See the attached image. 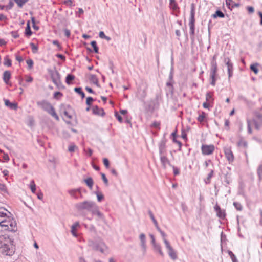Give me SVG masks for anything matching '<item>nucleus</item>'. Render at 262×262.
<instances>
[{
  "instance_id": "nucleus-1",
  "label": "nucleus",
  "mask_w": 262,
  "mask_h": 262,
  "mask_svg": "<svg viewBox=\"0 0 262 262\" xmlns=\"http://www.w3.org/2000/svg\"><path fill=\"white\" fill-rule=\"evenodd\" d=\"M15 250L13 239L9 235H0V253L6 256H12Z\"/></svg>"
},
{
  "instance_id": "nucleus-2",
  "label": "nucleus",
  "mask_w": 262,
  "mask_h": 262,
  "mask_svg": "<svg viewBox=\"0 0 262 262\" xmlns=\"http://www.w3.org/2000/svg\"><path fill=\"white\" fill-rule=\"evenodd\" d=\"M16 221L13 218L7 216L4 220L0 221V227L3 231L15 232L17 230Z\"/></svg>"
},
{
  "instance_id": "nucleus-3",
  "label": "nucleus",
  "mask_w": 262,
  "mask_h": 262,
  "mask_svg": "<svg viewBox=\"0 0 262 262\" xmlns=\"http://www.w3.org/2000/svg\"><path fill=\"white\" fill-rule=\"evenodd\" d=\"M37 105L38 107L46 111L48 114L51 115L56 120L58 121L59 118L56 113L54 108L51 103L47 100H43L37 102Z\"/></svg>"
},
{
  "instance_id": "nucleus-4",
  "label": "nucleus",
  "mask_w": 262,
  "mask_h": 262,
  "mask_svg": "<svg viewBox=\"0 0 262 262\" xmlns=\"http://www.w3.org/2000/svg\"><path fill=\"white\" fill-rule=\"evenodd\" d=\"M88 245L92 249L95 251H100L102 253L108 249L107 246L101 239L96 241L89 239L88 242Z\"/></svg>"
},
{
  "instance_id": "nucleus-5",
  "label": "nucleus",
  "mask_w": 262,
  "mask_h": 262,
  "mask_svg": "<svg viewBox=\"0 0 262 262\" xmlns=\"http://www.w3.org/2000/svg\"><path fill=\"white\" fill-rule=\"evenodd\" d=\"M156 229L162 237L163 242L165 244L166 248L167 249L169 256L172 260H176L177 258V253L170 245L169 241L166 239V234L160 229L159 227Z\"/></svg>"
},
{
  "instance_id": "nucleus-6",
  "label": "nucleus",
  "mask_w": 262,
  "mask_h": 262,
  "mask_svg": "<svg viewBox=\"0 0 262 262\" xmlns=\"http://www.w3.org/2000/svg\"><path fill=\"white\" fill-rule=\"evenodd\" d=\"M97 204L92 201H84L79 202L75 205V207L78 212H82L83 210L92 212V210Z\"/></svg>"
},
{
  "instance_id": "nucleus-7",
  "label": "nucleus",
  "mask_w": 262,
  "mask_h": 262,
  "mask_svg": "<svg viewBox=\"0 0 262 262\" xmlns=\"http://www.w3.org/2000/svg\"><path fill=\"white\" fill-rule=\"evenodd\" d=\"M195 11L193 7L191 8L190 11V17L189 19V26L190 27V34L191 36V39L193 41L194 40V35L195 31Z\"/></svg>"
},
{
  "instance_id": "nucleus-8",
  "label": "nucleus",
  "mask_w": 262,
  "mask_h": 262,
  "mask_svg": "<svg viewBox=\"0 0 262 262\" xmlns=\"http://www.w3.org/2000/svg\"><path fill=\"white\" fill-rule=\"evenodd\" d=\"M224 61L227 67L228 79L230 80V78L233 75V64L231 62L230 59L228 57H225Z\"/></svg>"
},
{
  "instance_id": "nucleus-9",
  "label": "nucleus",
  "mask_w": 262,
  "mask_h": 262,
  "mask_svg": "<svg viewBox=\"0 0 262 262\" xmlns=\"http://www.w3.org/2000/svg\"><path fill=\"white\" fill-rule=\"evenodd\" d=\"M50 75L53 82L55 85H59L61 83L60 75L59 73L56 70L51 71Z\"/></svg>"
},
{
  "instance_id": "nucleus-10",
  "label": "nucleus",
  "mask_w": 262,
  "mask_h": 262,
  "mask_svg": "<svg viewBox=\"0 0 262 262\" xmlns=\"http://www.w3.org/2000/svg\"><path fill=\"white\" fill-rule=\"evenodd\" d=\"M224 154L229 164L232 163L234 160V156L230 147H225L224 149Z\"/></svg>"
},
{
  "instance_id": "nucleus-11",
  "label": "nucleus",
  "mask_w": 262,
  "mask_h": 262,
  "mask_svg": "<svg viewBox=\"0 0 262 262\" xmlns=\"http://www.w3.org/2000/svg\"><path fill=\"white\" fill-rule=\"evenodd\" d=\"M202 153L204 155H209L213 153L214 146L213 145H202L201 147Z\"/></svg>"
},
{
  "instance_id": "nucleus-12",
  "label": "nucleus",
  "mask_w": 262,
  "mask_h": 262,
  "mask_svg": "<svg viewBox=\"0 0 262 262\" xmlns=\"http://www.w3.org/2000/svg\"><path fill=\"white\" fill-rule=\"evenodd\" d=\"M166 139H165V137H163V139L160 141L159 143V155L166 154Z\"/></svg>"
},
{
  "instance_id": "nucleus-13",
  "label": "nucleus",
  "mask_w": 262,
  "mask_h": 262,
  "mask_svg": "<svg viewBox=\"0 0 262 262\" xmlns=\"http://www.w3.org/2000/svg\"><path fill=\"white\" fill-rule=\"evenodd\" d=\"M160 159L163 168L166 169L167 165L171 166L170 161L166 157V154L160 155Z\"/></svg>"
},
{
  "instance_id": "nucleus-14",
  "label": "nucleus",
  "mask_w": 262,
  "mask_h": 262,
  "mask_svg": "<svg viewBox=\"0 0 262 262\" xmlns=\"http://www.w3.org/2000/svg\"><path fill=\"white\" fill-rule=\"evenodd\" d=\"M91 213L93 215H97L98 217V220L104 221L105 219L103 214L99 211V207L97 205L95 206Z\"/></svg>"
},
{
  "instance_id": "nucleus-15",
  "label": "nucleus",
  "mask_w": 262,
  "mask_h": 262,
  "mask_svg": "<svg viewBox=\"0 0 262 262\" xmlns=\"http://www.w3.org/2000/svg\"><path fill=\"white\" fill-rule=\"evenodd\" d=\"M214 209L216 212V215L220 219H223L226 216V213L224 210H222L219 206L216 205Z\"/></svg>"
},
{
  "instance_id": "nucleus-16",
  "label": "nucleus",
  "mask_w": 262,
  "mask_h": 262,
  "mask_svg": "<svg viewBox=\"0 0 262 262\" xmlns=\"http://www.w3.org/2000/svg\"><path fill=\"white\" fill-rule=\"evenodd\" d=\"M69 193L73 198L75 199H79V198H82V194H81V191L80 189H72L69 190Z\"/></svg>"
},
{
  "instance_id": "nucleus-17",
  "label": "nucleus",
  "mask_w": 262,
  "mask_h": 262,
  "mask_svg": "<svg viewBox=\"0 0 262 262\" xmlns=\"http://www.w3.org/2000/svg\"><path fill=\"white\" fill-rule=\"evenodd\" d=\"M217 69H215L214 68L213 69H210V78H211V81H210V84L214 86L216 83V72H217Z\"/></svg>"
},
{
  "instance_id": "nucleus-18",
  "label": "nucleus",
  "mask_w": 262,
  "mask_h": 262,
  "mask_svg": "<svg viewBox=\"0 0 262 262\" xmlns=\"http://www.w3.org/2000/svg\"><path fill=\"white\" fill-rule=\"evenodd\" d=\"M92 111H93V113L95 115H99V116H103L105 115V112L104 111V110L102 108L99 107L97 105L93 106Z\"/></svg>"
},
{
  "instance_id": "nucleus-19",
  "label": "nucleus",
  "mask_w": 262,
  "mask_h": 262,
  "mask_svg": "<svg viewBox=\"0 0 262 262\" xmlns=\"http://www.w3.org/2000/svg\"><path fill=\"white\" fill-rule=\"evenodd\" d=\"M5 104L9 108L13 110H16L18 108L17 103L16 102H11L8 99H4Z\"/></svg>"
},
{
  "instance_id": "nucleus-20",
  "label": "nucleus",
  "mask_w": 262,
  "mask_h": 262,
  "mask_svg": "<svg viewBox=\"0 0 262 262\" xmlns=\"http://www.w3.org/2000/svg\"><path fill=\"white\" fill-rule=\"evenodd\" d=\"M226 4L228 8L232 10L234 7H237L239 6V3H235L233 0H226Z\"/></svg>"
},
{
  "instance_id": "nucleus-21",
  "label": "nucleus",
  "mask_w": 262,
  "mask_h": 262,
  "mask_svg": "<svg viewBox=\"0 0 262 262\" xmlns=\"http://www.w3.org/2000/svg\"><path fill=\"white\" fill-rule=\"evenodd\" d=\"M11 78V72L9 71H6L3 73V79L6 84H9Z\"/></svg>"
},
{
  "instance_id": "nucleus-22",
  "label": "nucleus",
  "mask_w": 262,
  "mask_h": 262,
  "mask_svg": "<svg viewBox=\"0 0 262 262\" xmlns=\"http://www.w3.org/2000/svg\"><path fill=\"white\" fill-rule=\"evenodd\" d=\"M137 95L139 97V99L141 101H143L147 95L146 90H141V89L138 90Z\"/></svg>"
},
{
  "instance_id": "nucleus-23",
  "label": "nucleus",
  "mask_w": 262,
  "mask_h": 262,
  "mask_svg": "<svg viewBox=\"0 0 262 262\" xmlns=\"http://www.w3.org/2000/svg\"><path fill=\"white\" fill-rule=\"evenodd\" d=\"M89 80L91 82L95 84L97 87H100V85L98 82V79L96 75L94 74H90Z\"/></svg>"
},
{
  "instance_id": "nucleus-24",
  "label": "nucleus",
  "mask_w": 262,
  "mask_h": 262,
  "mask_svg": "<svg viewBox=\"0 0 262 262\" xmlns=\"http://www.w3.org/2000/svg\"><path fill=\"white\" fill-rule=\"evenodd\" d=\"M169 8L173 11H177L179 9L176 0H169Z\"/></svg>"
},
{
  "instance_id": "nucleus-25",
  "label": "nucleus",
  "mask_w": 262,
  "mask_h": 262,
  "mask_svg": "<svg viewBox=\"0 0 262 262\" xmlns=\"http://www.w3.org/2000/svg\"><path fill=\"white\" fill-rule=\"evenodd\" d=\"M79 226V222H78L74 223L73 224V225L72 226L71 233H72V235L75 237L77 236V234L76 232V228Z\"/></svg>"
},
{
  "instance_id": "nucleus-26",
  "label": "nucleus",
  "mask_w": 262,
  "mask_h": 262,
  "mask_svg": "<svg viewBox=\"0 0 262 262\" xmlns=\"http://www.w3.org/2000/svg\"><path fill=\"white\" fill-rule=\"evenodd\" d=\"M171 136H172V141L174 143H176L179 145V150H181V147H182V143L180 141L177 140V133L176 131L172 132L171 134Z\"/></svg>"
},
{
  "instance_id": "nucleus-27",
  "label": "nucleus",
  "mask_w": 262,
  "mask_h": 262,
  "mask_svg": "<svg viewBox=\"0 0 262 262\" xmlns=\"http://www.w3.org/2000/svg\"><path fill=\"white\" fill-rule=\"evenodd\" d=\"M153 247L155 251L158 252L161 256H164V253L163 252L161 245L159 244L158 243L157 244H155V245L153 246Z\"/></svg>"
},
{
  "instance_id": "nucleus-28",
  "label": "nucleus",
  "mask_w": 262,
  "mask_h": 262,
  "mask_svg": "<svg viewBox=\"0 0 262 262\" xmlns=\"http://www.w3.org/2000/svg\"><path fill=\"white\" fill-rule=\"evenodd\" d=\"M212 17L214 18H216L217 17L224 18L225 17V15L222 11L217 10L215 11L214 14H212Z\"/></svg>"
},
{
  "instance_id": "nucleus-29",
  "label": "nucleus",
  "mask_w": 262,
  "mask_h": 262,
  "mask_svg": "<svg viewBox=\"0 0 262 262\" xmlns=\"http://www.w3.org/2000/svg\"><path fill=\"white\" fill-rule=\"evenodd\" d=\"M148 213L150 216V217L151 218V220L152 221L153 223L154 224L156 228H157L159 227V226L158 225V222H157V220L155 219V216H154V214L152 212V211L149 210H148Z\"/></svg>"
},
{
  "instance_id": "nucleus-30",
  "label": "nucleus",
  "mask_w": 262,
  "mask_h": 262,
  "mask_svg": "<svg viewBox=\"0 0 262 262\" xmlns=\"http://www.w3.org/2000/svg\"><path fill=\"white\" fill-rule=\"evenodd\" d=\"M4 65L7 67H10L12 65V61L9 58V56L8 55L4 57Z\"/></svg>"
},
{
  "instance_id": "nucleus-31",
  "label": "nucleus",
  "mask_w": 262,
  "mask_h": 262,
  "mask_svg": "<svg viewBox=\"0 0 262 262\" xmlns=\"http://www.w3.org/2000/svg\"><path fill=\"white\" fill-rule=\"evenodd\" d=\"M216 55H214L213 57L212 61L211 62V69H213L215 68V69H217V64L216 61Z\"/></svg>"
},
{
  "instance_id": "nucleus-32",
  "label": "nucleus",
  "mask_w": 262,
  "mask_h": 262,
  "mask_svg": "<svg viewBox=\"0 0 262 262\" xmlns=\"http://www.w3.org/2000/svg\"><path fill=\"white\" fill-rule=\"evenodd\" d=\"M84 182L86 185L90 188L92 189L93 185V180L91 177L88 178L84 180Z\"/></svg>"
},
{
  "instance_id": "nucleus-33",
  "label": "nucleus",
  "mask_w": 262,
  "mask_h": 262,
  "mask_svg": "<svg viewBox=\"0 0 262 262\" xmlns=\"http://www.w3.org/2000/svg\"><path fill=\"white\" fill-rule=\"evenodd\" d=\"M32 32L31 31V28L30 26V23L29 21H28L27 27L25 29V34L28 36H30L32 35Z\"/></svg>"
},
{
  "instance_id": "nucleus-34",
  "label": "nucleus",
  "mask_w": 262,
  "mask_h": 262,
  "mask_svg": "<svg viewBox=\"0 0 262 262\" xmlns=\"http://www.w3.org/2000/svg\"><path fill=\"white\" fill-rule=\"evenodd\" d=\"M258 65V63H255L251 64L250 67L251 70L252 71L256 74H257L258 72V69L257 68Z\"/></svg>"
},
{
  "instance_id": "nucleus-35",
  "label": "nucleus",
  "mask_w": 262,
  "mask_h": 262,
  "mask_svg": "<svg viewBox=\"0 0 262 262\" xmlns=\"http://www.w3.org/2000/svg\"><path fill=\"white\" fill-rule=\"evenodd\" d=\"M74 91L81 96L82 99H83L85 97V94L82 91V88L81 87L75 88L74 89Z\"/></svg>"
},
{
  "instance_id": "nucleus-36",
  "label": "nucleus",
  "mask_w": 262,
  "mask_h": 262,
  "mask_svg": "<svg viewBox=\"0 0 262 262\" xmlns=\"http://www.w3.org/2000/svg\"><path fill=\"white\" fill-rule=\"evenodd\" d=\"M74 78L75 76L73 75L69 74L66 77V82L68 84H70L71 83V81L74 80Z\"/></svg>"
},
{
  "instance_id": "nucleus-37",
  "label": "nucleus",
  "mask_w": 262,
  "mask_h": 262,
  "mask_svg": "<svg viewBox=\"0 0 262 262\" xmlns=\"http://www.w3.org/2000/svg\"><path fill=\"white\" fill-rule=\"evenodd\" d=\"M206 118V114L204 112H202L201 114L197 118L198 121L202 123L204 121Z\"/></svg>"
},
{
  "instance_id": "nucleus-38",
  "label": "nucleus",
  "mask_w": 262,
  "mask_h": 262,
  "mask_svg": "<svg viewBox=\"0 0 262 262\" xmlns=\"http://www.w3.org/2000/svg\"><path fill=\"white\" fill-rule=\"evenodd\" d=\"M91 45L92 47L93 48V50L95 53H98L99 52V48L97 45V42L95 40H93L91 41Z\"/></svg>"
},
{
  "instance_id": "nucleus-39",
  "label": "nucleus",
  "mask_w": 262,
  "mask_h": 262,
  "mask_svg": "<svg viewBox=\"0 0 262 262\" xmlns=\"http://www.w3.org/2000/svg\"><path fill=\"white\" fill-rule=\"evenodd\" d=\"M228 253L230 256L232 262H238L237 259L234 254L230 250L228 251Z\"/></svg>"
},
{
  "instance_id": "nucleus-40",
  "label": "nucleus",
  "mask_w": 262,
  "mask_h": 262,
  "mask_svg": "<svg viewBox=\"0 0 262 262\" xmlns=\"http://www.w3.org/2000/svg\"><path fill=\"white\" fill-rule=\"evenodd\" d=\"M19 8H21L29 0H14Z\"/></svg>"
},
{
  "instance_id": "nucleus-41",
  "label": "nucleus",
  "mask_w": 262,
  "mask_h": 262,
  "mask_svg": "<svg viewBox=\"0 0 262 262\" xmlns=\"http://www.w3.org/2000/svg\"><path fill=\"white\" fill-rule=\"evenodd\" d=\"M257 174L258 176L259 179L262 180V161L260 164L257 168Z\"/></svg>"
},
{
  "instance_id": "nucleus-42",
  "label": "nucleus",
  "mask_w": 262,
  "mask_h": 262,
  "mask_svg": "<svg viewBox=\"0 0 262 262\" xmlns=\"http://www.w3.org/2000/svg\"><path fill=\"white\" fill-rule=\"evenodd\" d=\"M237 144L239 147H243L244 148H246L248 146L247 142L243 139H241L238 142Z\"/></svg>"
},
{
  "instance_id": "nucleus-43",
  "label": "nucleus",
  "mask_w": 262,
  "mask_h": 262,
  "mask_svg": "<svg viewBox=\"0 0 262 262\" xmlns=\"http://www.w3.org/2000/svg\"><path fill=\"white\" fill-rule=\"evenodd\" d=\"M99 36L101 38L105 39L107 40V41H109L111 40V38L107 36H106L104 32L100 31L99 33Z\"/></svg>"
},
{
  "instance_id": "nucleus-44",
  "label": "nucleus",
  "mask_w": 262,
  "mask_h": 262,
  "mask_svg": "<svg viewBox=\"0 0 262 262\" xmlns=\"http://www.w3.org/2000/svg\"><path fill=\"white\" fill-rule=\"evenodd\" d=\"M213 174V170L212 169H211L210 170V172L208 174L207 180H205V182L206 184L210 183V179L212 177Z\"/></svg>"
},
{
  "instance_id": "nucleus-45",
  "label": "nucleus",
  "mask_w": 262,
  "mask_h": 262,
  "mask_svg": "<svg viewBox=\"0 0 262 262\" xmlns=\"http://www.w3.org/2000/svg\"><path fill=\"white\" fill-rule=\"evenodd\" d=\"M30 187L31 190V191L33 193H35V192L36 191V185L35 184L34 180H32L31 181L30 184Z\"/></svg>"
},
{
  "instance_id": "nucleus-46",
  "label": "nucleus",
  "mask_w": 262,
  "mask_h": 262,
  "mask_svg": "<svg viewBox=\"0 0 262 262\" xmlns=\"http://www.w3.org/2000/svg\"><path fill=\"white\" fill-rule=\"evenodd\" d=\"M233 205L235 208L238 211H241L243 209L242 205L239 202H234Z\"/></svg>"
},
{
  "instance_id": "nucleus-47",
  "label": "nucleus",
  "mask_w": 262,
  "mask_h": 262,
  "mask_svg": "<svg viewBox=\"0 0 262 262\" xmlns=\"http://www.w3.org/2000/svg\"><path fill=\"white\" fill-rule=\"evenodd\" d=\"M30 47H31L32 52L33 53H36L37 52L38 50V47L36 46L34 43H30Z\"/></svg>"
},
{
  "instance_id": "nucleus-48",
  "label": "nucleus",
  "mask_w": 262,
  "mask_h": 262,
  "mask_svg": "<svg viewBox=\"0 0 262 262\" xmlns=\"http://www.w3.org/2000/svg\"><path fill=\"white\" fill-rule=\"evenodd\" d=\"M170 166L173 169V174L174 176H177L180 174V170L178 167H177L173 165H172Z\"/></svg>"
},
{
  "instance_id": "nucleus-49",
  "label": "nucleus",
  "mask_w": 262,
  "mask_h": 262,
  "mask_svg": "<svg viewBox=\"0 0 262 262\" xmlns=\"http://www.w3.org/2000/svg\"><path fill=\"white\" fill-rule=\"evenodd\" d=\"M29 69H31L33 66V61L31 59H29L26 61Z\"/></svg>"
},
{
  "instance_id": "nucleus-50",
  "label": "nucleus",
  "mask_w": 262,
  "mask_h": 262,
  "mask_svg": "<svg viewBox=\"0 0 262 262\" xmlns=\"http://www.w3.org/2000/svg\"><path fill=\"white\" fill-rule=\"evenodd\" d=\"M14 6V3L12 1H10L8 4L5 6L7 10L11 9Z\"/></svg>"
},
{
  "instance_id": "nucleus-51",
  "label": "nucleus",
  "mask_w": 262,
  "mask_h": 262,
  "mask_svg": "<svg viewBox=\"0 0 262 262\" xmlns=\"http://www.w3.org/2000/svg\"><path fill=\"white\" fill-rule=\"evenodd\" d=\"M94 100V99L91 97H88L87 98H86V104L87 105L90 106L91 104H92V102Z\"/></svg>"
},
{
  "instance_id": "nucleus-52",
  "label": "nucleus",
  "mask_w": 262,
  "mask_h": 262,
  "mask_svg": "<svg viewBox=\"0 0 262 262\" xmlns=\"http://www.w3.org/2000/svg\"><path fill=\"white\" fill-rule=\"evenodd\" d=\"M115 116L119 122L122 123L123 122L122 117L118 114V112H116L115 113Z\"/></svg>"
},
{
  "instance_id": "nucleus-53",
  "label": "nucleus",
  "mask_w": 262,
  "mask_h": 262,
  "mask_svg": "<svg viewBox=\"0 0 262 262\" xmlns=\"http://www.w3.org/2000/svg\"><path fill=\"white\" fill-rule=\"evenodd\" d=\"M160 123L157 121H154L151 125V127L160 129Z\"/></svg>"
},
{
  "instance_id": "nucleus-54",
  "label": "nucleus",
  "mask_w": 262,
  "mask_h": 262,
  "mask_svg": "<svg viewBox=\"0 0 262 262\" xmlns=\"http://www.w3.org/2000/svg\"><path fill=\"white\" fill-rule=\"evenodd\" d=\"M211 99H212V94L210 92H208L206 94V101H210Z\"/></svg>"
},
{
  "instance_id": "nucleus-55",
  "label": "nucleus",
  "mask_w": 262,
  "mask_h": 262,
  "mask_svg": "<svg viewBox=\"0 0 262 262\" xmlns=\"http://www.w3.org/2000/svg\"><path fill=\"white\" fill-rule=\"evenodd\" d=\"M103 164L106 168H108L110 167V162L107 158H104L103 159Z\"/></svg>"
},
{
  "instance_id": "nucleus-56",
  "label": "nucleus",
  "mask_w": 262,
  "mask_h": 262,
  "mask_svg": "<svg viewBox=\"0 0 262 262\" xmlns=\"http://www.w3.org/2000/svg\"><path fill=\"white\" fill-rule=\"evenodd\" d=\"M139 237L141 241V243H143L144 244V243H146V237L144 233H141Z\"/></svg>"
},
{
  "instance_id": "nucleus-57",
  "label": "nucleus",
  "mask_w": 262,
  "mask_h": 262,
  "mask_svg": "<svg viewBox=\"0 0 262 262\" xmlns=\"http://www.w3.org/2000/svg\"><path fill=\"white\" fill-rule=\"evenodd\" d=\"M101 175L102 179L104 184L106 185H108V180H107V178L106 177L105 174L103 173H101Z\"/></svg>"
},
{
  "instance_id": "nucleus-58",
  "label": "nucleus",
  "mask_w": 262,
  "mask_h": 262,
  "mask_svg": "<svg viewBox=\"0 0 262 262\" xmlns=\"http://www.w3.org/2000/svg\"><path fill=\"white\" fill-rule=\"evenodd\" d=\"M247 122L248 132L249 134H251L252 133V129L251 127L250 121V120H247Z\"/></svg>"
},
{
  "instance_id": "nucleus-59",
  "label": "nucleus",
  "mask_w": 262,
  "mask_h": 262,
  "mask_svg": "<svg viewBox=\"0 0 262 262\" xmlns=\"http://www.w3.org/2000/svg\"><path fill=\"white\" fill-rule=\"evenodd\" d=\"M75 148H76V146L75 145H74V144L70 145L69 146L68 150L71 152H74L75 151Z\"/></svg>"
},
{
  "instance_id": "nucleus-60",
  "label": "nucleus",
  "mask_w": 262,
  "mask_h": 262,
  "mask_svg": "<svg viewBox=\"0 0 262 262\" xmlns=\"http://www.w3.org/2000/svg\"><path fill=\"white\" fill-rule=\"evenodd\" d=\"M63 31H64V32L65 36L67 38H69L70 36V35H71L70 31L69 29H64Z\"/></svg>"
},
{
  "instance_id": "nucleus-61",
  "label": "nucleus",
  "mask_w": 262,
  "mask_h": 262,
  "mask_svg": "<svg viewBox=\"0 0 262 262\" xmlns=\"http://www.w3.org/2000/svg\"><path fill=\"white\" fill-rule=\"evenodd\" d=\"M173 68L172 66L171 68L170 72L169 75V79L170 81H172V80H173Z\"/></svg>"
},
{
  "instance_id": "nucleus-62",
  "label": "nucleus",
  "mask_w": 262,
  "mask_h": 262,
  "mask_svg": "<svg viewBox=\"0 0 262 262\" xmlns=\"http://www.w3.org/2000/svg\"><path fill=\"white\" fill-rule=\"evenodd\" d=\"M64 4L71 7L73 6V2L72 0H65L64 1Z\"/></svg>"
},
{
  "instance_id": "nucleus-63",
  "label": "nucleus",
  "mask_w": 262,
  "mask_h": 262,
  "mask_svg": "<svg viewBox=\"0 0 262 262\" xmlns=\"http://www.w3.org/2000/svg\"><path fill=\"white\" fill-rule=\"evenodd\" d=\"M96 194L98 201L99 202H101L102 200H103L104 198L103 195L102 194H99L98 193H97Z\"/></svg>"
},
{
  "instance_id": "nucleus-64",
  "label": "nucleus",
  "mask_w": 262,
  "mask_h": 262,
  "mask_svg": "<svg viewBox=\"0 0 262 262\" xmlns=\"http://www.w3.org/2000/svg\"><path fill=\"white\" fill-rule=\"evenodd\" d=\"M63 114H64V116L66 117L67 118H68L69 119L72 118V116L69 114L68 111L64 110L63 111Z\"/></svg>"
}]
</instances>
